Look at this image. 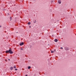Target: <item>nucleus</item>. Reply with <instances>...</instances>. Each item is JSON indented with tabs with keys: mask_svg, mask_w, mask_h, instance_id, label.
Returning a JSON list of instances; mask_svg holds the SVG:
<instances>
[{
	"mask_svg": "<svg viewBox=\"0 0 76 76\" xmlns=\"http://www.w3.org/2000/svg\"><path fill=\"white\" fill-rule=\"evenodd\" d=\"M5 53H10V54H13V52L12 50H9L8 51L7 50L5 52Z\"/></svg>",
	"mask_w": 76,
	"mask_h": 76,
	"instance_id": "obj_1",
	"label": "nucleus"
},
{
	"mask_svg": "<svg viewBox=\"0 0 76 76\" xmlns=\"http://www.w3.org/2000/svg\"><path fill=\"white\" fill-rule=\"evenodd\" d=\"M23 44H24V43H23V42H22V43H20V46H22V45H23Z\"/></svg>",
	"mask_w": 76,
	"mask_h": 76,
	"instance_id": "obj_2",
	"label": "nucleus"
},
{
	"mask_svg": "<svg viewBox=\"0 0 76 76\" xmlns=\"http://www.w3.org/2000/svg\"><path fill=\"white\" fill-rule=\"evenodd\" d=\"M58 3H59V4H61V0H58Z\"/></svg>",
	"mask_w": 76,
	"mask_h": 76,
	"instance_id": "obj_3",
	"label": "nucleus"
},
{
	"mask_svg": "<svg viewBox=\"0 0 76 76\" xmlns=\"http://www.w3.org/2000/svg\"><path fill=\"white\" fill-rule=\"evenodd\" d=\"M65 50H69V48H65Z\"/></svg>",
	"mask_w": 76,
	"mask_h": 76,
	"instance_id": "obj_4",
	"label": "nucleus"
},
{
	"mask_svg": "<svg viewBox=\"0 0 76 76\" xmlns=\"http://www.w3.org/2000/svg\"><path fill=\"white\" fill-rule=\"evenodd\" d=\"M58 41V40L57 39H55V42H57Z\"/></svg>",
	"mask_w": 76,
	"mask_h": 76,
	"instance_id": "obj_5",
	"label": "nucleus"
},
{
	"mask_svg": "<svg viewBox=\"0 0 76 76\" xmlns=\"http://www.w3.org/2000/svg\"><path fill=\"white\" fill-rule=\"evenodd\" d=\"M13 67H10V70H13Z\"/></svg>",
	"mask_w": 76,
	"mask_h": 76,
	"instance_id": "obj_6",
	"label": "nucleus"
},
{
	"mask_svg": "<svg viewBox=\"0 0 76 76\" xmlns=\"http://www.w3.org/2000/svg\"><path fill=\"white\" fill-rule=\"evenodd\" d=\"M31 66H28V69H31Z\"/></svg>",
	"mask_w": 76,
	"mask_h": 76,
	"instance_id": "obj_7",
	"label": "nucleus"
},
{
	"mask_svg": "<svg viewBox=\"0 0 76 76\" xmlns=\"http://www.w3.org/2000/svg\"><path fill=\"white\" fill-rule=\"evenodd\" d=\"M28 25H30L31 24V23L30 22H29L28 23Z\"/></svg>",
	"mask_w": 76,
	"mask_h": 76,
	"instance_id": "obj_8",
	"label": "nucleus"
},
{
	"mask_svg": "<svg viewBox=\"0 0 76 76\" xmlns=\"http://www.w3.org/2000/svg\"><path fill=\"white\" fill-rule=\"evenodd\" d=\"M20 50L21 51H23V48H21Z\"/></svg>",
	"mask_w": 76,
	"mask_h": 76,
	"instance_id": "obj_9",
	"label": "nucleus"
},
{
	"mask_svg": "<svg viewBox=\"0 0 76 76\" xmlns=\"http://www.w3.org/2000/svg\"><path fill=\"white\" fill-rule=\"evenodd\" d=\"M54 53V51H51V53Z\"/></svg>",
	"mask_w": 76,
	"mask_h": 76,
	"instance_id": "obj_10",
	"label": "nucleus"
},
{
	"mask_svg": "<svg viewBox=\"0 0 76 76\" xmlns=\"http://www.w3.org/2000/svg\"><path fill=\"white\" fill-rule=\"evenodd\" d=\"M14 68L15 69L16 68V66H14Z\"/></svg>",
	"mask_w": 76,
	"mask_h": 76,
	"instance_id": "obj_11",
	"label": "nucleus"
},
{
	"mask_svg": "<svg viewBox=\"0 0 76 76\" xmlns=\"http://www.w3.org/2000/svg\"><path fill=\"white\" fill-rule=\"evenodd\" d=\"M15 70H18V69H15Z\"/></svg>",
	"mask_w": 76,
	"mask_h": 76,
	"instance_id": "obj_12",
	"label": "nucleus"
},
{
	"mask_svg": "<svg viewBox=\"0 0 76 76\" xmlns=\"http://www.w3.org/2000/svg\"><path fill=\"white\" fill-rule=\"evenodd\" d=\"M35 20V22H34V23H35L36 22V20Z\"/></svg>",
	"mask_w": 76,
	"mask_h": 76,
	"instance_id": "obj_13",
	"label": "nucleus"
},
{
	"mask_svg": "<svg viewBox=\"0 0 76 76\" xmlns=\"http://www.w3.org/2000/svg\"><path fill=\"white\" fill-rule=\"evenodd\" d=\"M61 49H63V48H61Z\"/></svg>",
	"mask_w": 76,
	"mask_h": 76,
	"instance_id": "obj_14",
	"label": "nucleus"
},
{
	"mask_svg": "<svg viewBox=\"0 0 76 76\" xmlns=\"http://www.w3.org/2000/svg\"><path fill=\"white\" fill-rule=\"evenodd\" d=\"M10 19H12V17H10Z\"/></svg>",
	"mask_w": 76,
	"mask_h": 76,
	"instance_id": "obj_15",
	"label": "nucleus"
},
{
	"mask_svg": "<svg viewBox=\"0 0 76 76\" xmlns=\"http://www.w3.org/2000/svg\"><path fill=\"white\" fill-rule=\"evenodd\" d=\"M25 76H28V75H26Z\"/></svg>",
	"mask_w": 76,
	"mask_h": 76,
	"instance_id": "obj_16",
	"label": "nucleus"
},
{
	"mask_svg": "<svg viewBox=\"0 0 76 76\" xmlns=\"http://www.w3.org/2000/svg\"><path fill=\"white\" fill-rule=\"evenodd\" d=\"M1 26H0V28H1Z\"/></svg>",
	"mask_w": 76,
	"mask_h": 76,
	"instance_id": "obj_17",
	"label": "nucleus"
},
{
	"mask_svg": "<svg viewBox=\"0 0 76 76\" xmlns=\"http://www.w3.org/2000/svg\"><path fill=\"white\" fill-rule=\"evenodd\" d=\"M31 26H29V27L31 28Z\"/></svg>",
	"mask_w": 76,
	"mask_h": 76,
	"instance_id": "obj_18",
	"label": "nucleus"
},
{
	"mask_svg": "<svg viewBox=\"0 0 76 76\" xmlns=\"http://www.w3.org/2000/svg\"><path fill=\"white\" fill-rule=\"evenodd\" d=\"M8 60H9H9H10V59H8Z\"/></svg>",
	"mask_w": 76,
	"mask_h": 76,
	"instance_id": "obj_19",
	"label": "nucleus"
},
{
	"mask_svg": "<svg viewBox=\"0 0 76 76\" xmlns=\"http://www.w3.org/2000/svg\"><path fill=\"white\" fill-rule=\"evenodd\" d=\"M55 51H56V50H54Z\"/></svg>",
	"mask_w": 76,
	"mask_h": 76,
	"instance_id": "obj_20",
	"label": "nucleus"
},
{
	"mask_svg": "<svg viewBox=\"0 0 76 76\" xmlns=\"http://www.w3.org/2000/svg\"><path fill=\"white\" fill-rule=\"evenodd\" d=\"M17 33H18V32H17Z\"/></svg>",
	"mask_w": 76,
	"mask_h": 76,
	"instance_id": "obj_21",
	"label": "nucleus"
}]
</instances>
